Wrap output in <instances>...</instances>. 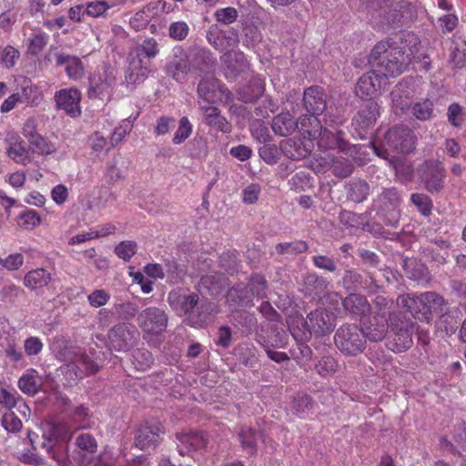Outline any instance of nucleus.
<instances>
[{"label": "nucleus", "instance_id": "63", "mask_svg": "<svg viewBox=\"0 0 466 466\" xmlns=\"http://www.w3.org/2000/svg\"><path fill=\"white\" fill-rule=\"evenodd\" d=\"M261 192V187L259 184L252 183L247 186L242 191V200L245 204H254L258 198Z\"/></svg>", "mask_w": 466, "mask_h": 466}, {"label": "nucleus", "instance_id": "9", "mask_svg": "<svg viewBox=\"0 0 466 466\" xmlns=\"http://www.w3.org/2000/svg\"><path fill=\"white\" fill-rule=\"evenodd\" d=\"M168 318L164 309L157 307H148L137 315V324L144 333L158 335L167 326Z\"/></svg>", "mask_w": 466, "mask_h": 466}, {"label": "nucleus", "instance_id": "17", "mask_svg": "<svg viewBox=\"0 0 466 466\" xmlns=\"http://www.w3.org/2000/svg\"><path fill=\"white\" fill-rule=\"evenodd\" d=\"M308 137L310 139H319V146L327 149L339 148L341 151L347 149V143L344 141L341 130L333 133L328 129H323L320 126L319 129H307Z\"/></svg>", "mask_w": 466, "mask_h": 466}, {"label": "nucleus", "instance_id": "22", "mask_svg": "<svg viewBox=\"0 0 466 466\" xmlns=\"http://www.w3.org/2000/svg\"><path fill=\"white\" fill-rule=\"evenodd\" d=\"M149 61L142 57H135L129 55V66L126 71V81L127 84L137 85L144 82L150 72Z\"/></svg>", "mask_w": 466, "mask_h": 466}, {"label": "nucleus", "instance_id": "55", "mask_svg": "<svg viewBox=\"0 0 466 466\" xmlns=\"http://www.w3.org/2000/svg\"><path fill=\"white\" fill-rule=\"evenodd\" d=\"M110 294L105 289H95L87 296V301L93 308H100L108 303Z\"/></svg>", "mask_w": 466, "mask_h": 466}, {"label": "nucleus", "instance_id": "38", "mask_svg": "<svg viewBox=\"0 0 466 466\" xmlns=\"http://www.w3.org/2000/svg\"><path fill=\"white\" fill-rule=\"evenodd\" d=\"M6 154L12 160L20 165H27L32 161L29 149L26 148L25 142L8 147Z\"/></svg>", "mask_w": 466, "mask_h": 466}, {"label": "nucleus", "instance_id": "14", "mask_svg": "<svg viewBox=\"0 0 466 466\" xmlns=\"http://www.w3.org/2000/svg\"><path fill=\"white\" fill-rule=\"evenodd\" d=\"M81 93L78 89L64 88L55 94V101L58 109L64 110L71 116H77L81 113Z\"/></svg>", "mask_w": 466, "mask_h": 466}, {"label": "nucleus", "instance_id": "21", "mask_svg": "<svg viewBox=\"0 0 466 466\" xmlns=\"http://www.w3.org/2000/svg\"><path fill=\"white\" fill-rule=\"evenodd\" d=\"M303 101L306 110L313 115H320L327 106L326 95L322 87L310 86L304 91Z\"/></svg>", "mask_w": 466, "mask_h": 466}, {"label": "nucleus", "instance_id": "47", "mask_svg": "<svg viewBox=\"0 0 466 466\" xmlns=\"http://www.w3.org/2000/svg\"><path fill=\"white\" fill-rule=\"evenodd\" d=\"M333 173L339 177H347L353 171L352 163L344 157H337L332 164Z\"/></svg>", "mask_w": 466, "mask_h": 466}, {"label": "nucleus", "instance_id": "53", "mask_svg": "<svg viewBox=\"0 0 466 466\" xmlns=\"http://www.w3.org/2000/svg\"><path fill=\"white\" fill-rule=\"evenodd\" d=\"M441 317L438 321V328L445 331L447 335H452L458 329L459 321L451 314L441 313Z\"/></svg>", "mask_w": 466, "mask_h": 466}, {"label": "nucleus", "instance_id": "23", "mask_svg": "<svg viewBox=\"0 0 466 466\" xmlns=\"http://www.w3.org/2000/svg\"><path fill=\"white\" fill-rule=\"evenodd\" d=\"M392 329L394 331L393 340L389 341L387 344L390 350L396 352H401L412 345L411 324L405 323L400 328L394 326Z\"/></svg>", "mask_w": 466, "mask_h": 466}, {"label": "nucleus", "instance_id": "56", "mask_svg": "<svg viewBox=\"0 0 466 466\" xmlns=\"http://www.w3.org/2000/svg\"><path fill=\"white\" fill-rule=\"evenodd\" d=\"M267 283L264 277L256 275L250 279L248 286L246 288L247 291H250L253 296L263 297L266 293Z\"/></svg>", "mask_w": 466, "mask_h": 466}, {"label": "nucleus", "instance_id": "3", "mask_svg": "<svg viewBox=\"0 0 466 466\" xmlns=\"http://www.w3.org/2000/svg\"><path fill=\"white\" fill-rule=\"evenodd\" d=\"M397 305L414 316L420 314L426 321L431 319L432 313L439 314L445 310L444 299L435 292L400 295L397 298Z\"/></svg>", "mask_w": 466, "mask_h": 466}, {"label": "nucleus", "instance_id": "20", "mask_svg": "<svg viewBox=\"0 0 466 466\" xmlns=\"http://www.w3.org/2000/svg\"><path fill=\"white\" fill-rule=\"evenodd\" d=\"M190 70L189 60L180 49L175 52L167 65V73L177 82L185 81Z\"/></svg>", "mask_w": 466, "mask_h": 466}, {"label": "nucleus", "instance_id": "54", "mask_svg": "<svg viewBox=\"0 0 466 466\" xmlns=\"http://www.w3.org/2000/svg\"><path fill=\"white\" fill-rule=\"evenodd\" d=\"M115 252L119 258L127 261L136 254L137 244L134 241H122L116 247Z\"/></svg>", "mask_w": 466, "mask_h": 466}, {"label": "nucleus", "instance_id": "37", "mask_svg": "<svg viewBox=\"0 0 466 466\" xmlns=\"http://www.w3.org/2000/svg\"><path fill=\"white\" fill-rule=\"evenodd\" d=\"M30 150L37 155H51L56 152L57 147L55 143L49 141L42 135L36 136L28 142Z\"/></svg>", "mask_w": 466, "mask_h": 466}, {"label": "nucleus", "instance_id": "18", "mask_svg": "<svg viewBox=\"0 0 466 466\" xmlns=\"http://www.w3.org/2000/svg\"><path fill=\"white\" fill-rule=\"evenodd\" d=\"M177 448L180 455H190L192 451L204 448L207 444V439L203 433L184 432L176 435Z\"/></svg>", "mask_w": 466, "mask_h": 466}, {"label": "nucleus", "instance_id": "29", "mask_svg": "<svg viewBox=\"0 0 466 466\" xmlns=\"http://www.w3.org/2000/svg\"><path fill=\"white\" fill-rule=\"evenodd\" d=\"M304 292L306 296H320L327 289L328 280L316 273H307L303 278Z\"/></svg>", "mask_w": 466, "mask_h": 466}, {"label": "nucleus", "instance_id": "30", "mask_svg": "<svg viewBox=\"0 0 466 466\" xmlns=\"http://www.w3.org/2000/svg\"><path fill=\"white\" fill-rule=\"evenodd\" d=\"M45 441L50 442H67L72 438V431L64 421L54 422L50 424L49 432L44 434Z\"/></svg>", "mask_w": 466, "mask_h": 466}, {"label": "nucleus", "instance_id": "34", "mask_svg": "<svg viewBox=\"0 0 466 466\" xmlns=\"http://www.w3.org/2000/svg\"><path fill=\"white\" fill-rule=\"evenodd\" d=\"M221 59L227 66L232 71L238 72L244 70L248 62L245 57V55L238 50H229L224 53L221 56Z\"/></svg>", "mask_w": 466, "mask_h": 466}, {"label": "nucleus", "instance_id": "27", "mask_svg": "<svg viewBox=\"0 0 466 466\" xmlns=\"http://www.w3.org/2000/svg\"><path fill=\"white\" fill-rule=\"evenodd\" d=\"M343 308L352 315L363 317L370 310V305L365 296L352 293L346 297L343 301Z\"/></svg>", "mask_w": 466, "mask_h": 466}, {"label": "nucleus", "instance_id": "7", "mask_svg": "<svg viewBox=\"0 0 466 466\" xmlns=\"http://www.w3.org/2000/svg\"><path fill=\"white\" fill-rule=\"evenodd\" d=\"M67 385L76 384L84 376L97 370L96 364L85 353H77L67 364L60 368Z\"/></svg>", "mask_w": 466, "mask_h": 466}, {"label": "nucleus", "instance_id": "1", "mask_svg": "<svg viewBox=\"0 0 466 466\" xmlns=\"http://www.w3.org/2000/svg\"><path fill=\"white\" fill-rule=\"evenodd\" d=\"M420 39L412 33H404L399 41H381L372 49L370 63L383 77H395L403 73L417 56Z\"/></svg>", "mask_w": 466, "mask_h": 466}, {"label": "nucleus", "instance_id": "4", "mask_svg": "<svg viewBox=\"0 0 466 466\" xmlns=\"http://www.w3.org/2000/svg\"><path fill=\"white\" fill-rule=\"evenodd\" d=\"M393 302L382 296L374 299V306L371 315L367 321H363L364 337L371 341L383 339L388 332L389 319L391 315Z\"/></svg>", "mask_w": 466, "mask_h": 466}, {"label": "nucleus", "instance_id": "61", "mask_svg": "<svg viewBox=\"0 0 466 466\" xmlns=\"http://www.w3.org/2000/svg\"><path fill=\"white\" fill-rule=\"evenodd\" d=\"M258 149L259 157L268 165H274L279 160L278 148L274 145L264 143Z\"/></svg>", "mask_w": 466, "mask_h": 466}, {"label": "nucleus", "instance_id": "2", "mask_svg": "<svg viewBox=\"0 0 466 466\" xmlns=\"http://www.w3.org/2000/svg\"><path fill=\"white\" fill-rule=\"evenodd\" d=\"M416 137L407 127H393L384 137L381 148L372 144L373 151L384 158H393L396 154H409L415 148Z\"/></svg>", "mask_w": 466, "mask_h": 466}, {"label": "nucleus", "instance_id": "42", "mask_svg": "<svg viewBox=\"0 0 466 466\" xmlns=\"http://www.w3.org/2000/svg\"><path fill=\"white\" fill-rule=\"evenodd\" d=\"M193 131V126L187 116L179 119L178 127L174 134L172 142L175 145L182 144L187 138L190 137Z\"/></svg>", "mask_w": 466, "mask_h": 466}, {"label": "nucleus", "instance_id": "59", "mask_svg": "<svg viewBox=\"0 0 466 466\" xmlns=\"http://www.w3.org/2000/svg\"><path fill=\"white\" fill-rule=\"evenodd\" d=\"M2 426L9 432H18L22 428V421L14 412L9 411L3 415Z\"/></svg>", "mask_w": 466, "mask_h": 466}, {"label": "nucleus", "instance_id": "36", "mask_svg": "<svg viewBox=\"0 0 466 466\" xmlns=\"http://www.w3.org/2000/svg\"><path fill=\"white\" fill-rule=\"evenodd\" d=\"M258 439V435L250 428L243 427L238 432V440L241 447L248 455H253L256 452Z\"/></svg>", "mask_w": 466, "mask_h": 466}, {"label": "nucleus", "instance_id": "50", "mask_svg": "<svg viewBox=\"0 0 466 466\" xmlns=\"http://www.w3.org/2000/svg\"><path fill=\"white\" fill-rule=\"evenodd\" d=\"M189 33V27L184 21H177L170 24L168 28L169 36L177 41L184 40Z\"/></svg>", "mask_w": 466, "mask_h": 466}, {"label": "nucleus", "instance_id": "10", "mask_svg": "<svg viewBox=\"0 0 466 466\" xmlns=\"http://www.w3.org/2000/svg\"><path fill=\"white\" fill-rule=\"evenodd\" d=\"M139 332L137 328L128 323L115 325L108 333L112 348L117 351H128L137 343Z\"/></svg>", "mask_w": 466, "mask_h": 466}, {"label": "nucleus", "instance_id": "44", "mask_svg": "<svg viewBox=\"0 0 466 466\" xmlns=\"http://www.w3.org/2000/svg\"><path fill=\"white\" fill-rule=\"evenodd\" d=\"M313 403L308 395H298L291 403V409L299 416L304 417L312 409Z\"/></svg>", "mask_w": 466, "mask_h": 466}, {"label": "nucleus", "instance_id": "45", "mask_svg": "<svg viewBox=\"0 0 466 466\" xmlns=\"http://www.w3.org/2000/svg\"><path fill=\"white\" fill-rule=\"evenodd\" d=\"M308 249V245L304 241H294L279 243L276 246V251L278 254H299L303 253Z\"/></svg>", "mask_w": 466, "mask_h": 466}, {"label": "nucleus", "instance_id": "35", "mask_svg": "<svg viewBox=\"0 0 466 466\" xmlns=\"http://www.w3.org/2000/svg\"><path fill=\"white\" fill-rule=\"evenodd\" d=\"M401 201L400 194L395 187L384 188L378 196L377 202L381 209H394Z\"/></svg>", "mask_w": 466, "mask_h": 466}, {"label": "nucleus", "instance_id": "26", "mask_svg": "<svg viewBox=\"0 0 466 466\" xmlns=\"http://www.w3.org/2000/svg\"><path fill=\"white\" fill-rule=\"evenodd\" d=\"M51 279V272L46 268H39L28 271L24 277L23 283L27 289L36 290L46 287Z\"/></svg>", "mask_w": 466, "mask_h": 466}, {"label": "nucleus", "instance_id": "49", "mask_svg": "<svg viewBox=\"0 0 466 466\" xmlns=\"http://www.w3.org/2000/svg\"><path fill=\"white\" fill-rule=\"evenodd\" d=\"M76 446L86 452L93 453L96 451V439L89 433H81L76 439Z\"/></svg>", "mask_w": 466, "mask_h": 466}, {"label": "nucleus", "instance_id": "8", "mask_svg": "<svg viewBox=\"0 0 466 466\" xmlns=\"http://www.w3.org/2000/svg\"><path fill=\"white\" fill-rule=\"evenodd\" d=\"M198 105L215 104L228 101L231 93L216 77L208 76L200 80L198 86Z\"/></svg>", "mask_w": 466, "mask_h": 466}, {"label": "nucleus", "instance_id": "60", "mask_svg": "<svg viewBox=\"0 0 466 466\" xmlns=\"http://www.w3.org/2000/svg\"><path fill=\"white\" fill-rule=\"evenodd\" d=\"M298 123V128H299V131L305 136L308 135L307 129H319L320 127V121L313 115L310 114V116H302L299 117V119L296 122Z\"/></svg>", "mask_w": 466, "mask_h": 466}, {"label": "nucleus", "instance_id": "6", "mask_svg": "<svg viewBox=\"0 0 466 466\" xmlns=\"http://www.w3.org/2000/svg\"><path fill=\"white\" fill-rule=\"evenodd\" d=\"M417 173L424 188L431 194L439 193L444 187L446 169L441 161L427 159L419 165Z\"/></svg>", "mask_w": 466, "mask_h": 466}, {"label": "nucleus", "instance_id": "32", "mask_svg": "<svg viewBox=\"0 0 466 466\" xmlns=\"http://www.w3.org/2000/svg\"><path fill=\"white\" fill-rule=\"evenodd\" d=\"M42 445L54 461L61 466L66 465L68 460L67 442H50V441H44Z\"/></svg>", "mask_w": 466, "mask_h": 466}, {"label": "nucleus", "instance_id": "31", "mask_svg": "<svg viewBox=\"0 0 466 466\" xmlns=\"http://www.w3.org/2000/svg\"><path fill=\"white\" fill-rule=\"evenodd\" d=\"M370 193V185L364 180H351L347 185V197L355 203H360L366 200Z\"/></svg>", "mask_w": 466, "mask_h": 466}, {"label": "nucleus", "instance_id": "51", "mask_svg": "<svg viewBox=\"0 0 466 466\" xmlns=\"http://www.w3.org/2000/svg\"><path fill=\"white\" fill-rule=\"evenodd\" d=\"M214 16L216 20L224 25H229L235 22L238 16V12L234 7H224L216 10Z\"/></svg>", "mask_w": 466, "mask_h": 466}, {"label": "nucleus", "instance_id": "41", "mask_svg": "<svg viewBox=\"0 0 466 466\" xmlns=\"http://www.w3.org/2000/svg\"><path fill=\"white\" fill-rule=\"evenodd\" d=\"M281 148L289 158L298 160L305 157L308 151L300 147V143L295 139H287L281 144Z\"/></svg>", "mask_w": 466, "mask_h": 466}, {"label": "nucleus", "instance_id": "5", "mask_svg": "<svg viewBox=\"0 0 466 466\" xmlns=\"http://www.w3.org/2000/svg\"><path fill=\"white\" fill-rule=\"evenodd\" d=\"M335 344L347 355H357L365 349L364 332L357 325H343L335 333Z\"/></svg>", "mask_w": 466, "mask_h": 466}, {"label": "nucleus", "instance_id": "11", "mask_svg": "<svg viewBox=\"0 0 466 466\" xmlns=\"http://www.w3.org/2000/svg\"><path fill=\"white\" fill-rule=\"evenodd\" d=\"M306 325L310 333L328 335L336 326L335 315L324 309H318L308 315Z\"/></svg>", "mask_w": 466, "mask_h": 466}, {"label": "nucleus", "instance_id": "46", "mask_svg": "<svg viewBox=\"0 0 466 466\" xmlns=\"http://www.w3.org/2000/svg\"><path fill=\"white\" fill-rule=\"evenodd\" d=\"M133 127V120L130 117L125 118L116 127L111 136V145L115 146L120 143L124 137L130 133Z\"/></svg>", "mask_w": 466, "mask_h": 466}, {"label": "nucleus", "instance_id": "12", "mask_svg": "<svg viewBox=\"0 0 466 466\" xmlns=\"http://www.w3.org/2000/svg\"><path fill=\"white\" fill-rule=\"evenodd\" d=\"M164 434V428L157 421L146 422L137 431L135 444L140 450L154 449L160 441Z\"/></svg>", "mask_w": 466, "mask_h": 466}, {"label": "nucleus", "instance_id": "48", "mask_svg": "<svg viewBox=\"0 0 466 466\" xmlns=\"http://www.w3.org/2000/svg\"><path fill=\"white\" fill-rule=\"evenodd\" d=\"M243 44L246 46H254L262 38L259 29L253 24L246 25L243 28Z\"/></svg>", "mask_w": 466, "mask_h": 466}, {"label": "nucleus", "instance_id": "62", "mask_svg": "<svg viewBox=\"0 0 466 466\" xmlns=\"http://www.w3.org/2000/svg\"><path fill=\"white\" fill-rule=\"evenodd\" d=\"M23 294H25V290L21 287L10 281L5 282L0 289V295L3 299L13 300Z\"/></svg>", "mask_w": 466, "mask_h": 466}, {"label": "nucleus", "instance_id": "39", "mask_svg": "<svg viewBox=\"0 0 466 466\" xmlns=\"http://www.w3.org/2000/svg\"><path fill=\"white\" fill-rule=\"evenodd\" d=\"M19 389L25 394L34 395L38 391L39 383L36 379V371L30 370L18 380Z\"/></svg>", "mask_w": 466, "mask_h": 466}, {"label": "nucleus", "instance_id": "24", "mask_svg": "<svg viewBox=\"0 0 466 466\" xmlns=\"http://www.w3.org/2000/svg\"><path fill=\"white\" fill-rule=\"evenodd\" d=\"M202 111L205 122L218 130L223 133H229L231 130V127L227 119L220 115V112L218 107L212 106L209 105L200 104L199 106Z\"/></svg>", "mask_w": 466, "mask_h": 466}, {"label": "nucleus", "instance_id": "15", "mask_svg": "<svg viewBox=\"0 0 466 466\" xmlns=\"http://www.w3.org/2000/svg\"><path fill=\"white\" fill-rule=\"evenodd\" d=\"M384 77L375 68L362 75L355 87L358 96L364 99L365 97H373L382 87Z\"/></svg>", "mask_w": 466, "mask_h": 466}, {"label": "nucleus", "instance_id": "33", "mask_svg": "<svg viewBox=\"0 0 466 466\" xmlns=\"http://www.w3.org/2000/svg\"><path fill=\"white\" fill-rule=\"evenodd\" d=\"M158 53L159 49L157 40L153 37H149L145 39L139 46L136 47L130 53V56L137 58L142 57L145 61L150 62V60L156 57Z\"/></svg>", "mask_w": 466, "mask_h": 466}, {"label": "nucleus", "instance_id": "40", "mask_svg": "<svg viewBox=\"0 0 466 466\" xmlns=\"http://www.w3.org/2000/svg\"><path fill=\"white\" fill-rule=\"evenodd\" d=\"M433 102L430 99L416 102L411 107L413 116L420 121L430 120L433 116Z\"/></svg>", "mask_w": 466, "mask_h": 466}, {"label": "nucleus", "instance_id": "28", "mask_svg": "<svg viewBox=\"0 0 466 466\" xmlns=\"http://www.w3.org/2000/svg\"><path fill=\"white\" fill-rule=\"evenodd\" d=\"M271 127L276 135L288 137L298 128V123L289 113H281L273 118Z\"/></svg>", "mask_w": 466, "mask_h": 466}, {"label": "nucleus", "instance_id": "64", "mask_svg": "<svg viewBox=\"0 0 466 466\" xmlns=\"http://www.w3.org/2000/svg\"><path fill=\"white\" fill-rule=\"evenodd\" d=\"M116 313L125 319H132L138 311V306L131 301L116 305Z\"/></svg>", "mask_w": 466, "mask_h": 466}, {"label": "nucleus", "instance_id": "43", "mask_svg": "<svg viewBox=\"0 0 466 466\" xmlns=\"http://www.w3.org/2000/svg\"><path fill=\"white\" fill-rule=\"evenodd\" d=\"M19 57L20 52L16 48L11 46L0 47V63L4 67L7 69L14 67Z\"/></svg>", "mask_w": 466, "mask_h": 466}, {"label": "nucleus", "instance_id": "58", "mask_svg": "<svg viewBox=\"0 0 466 466\" xmlns=\"http://www.w3.org/2000/svg\"><path fill=\"white\" fill-rule=\"evenodd\" d=\"M24 257L20 253L10 254L5 258L0 257V269L16 270L22 267Z\"/></svg>", "mask_w": 466, "mask_h": 466}, {"label": "nucleus", "instance_id": "19", "mask_svg": "<svg viewBox=\"0 0 466 466\" xmlns=\"http://www.w3.org/2000/svg\"><path fill=\"white\" fill-rule=\"evenodd\" d=\"M380 115V106L372 99L365 102L353 118V125L360 131L372 127Z\"/></svg>", "mask_w": 466, "mask_h": 466}, {"label": "nucleus", "instance_id": "16", "mask_svg": "<svg viewBox=\"0 0 466 466\" xmlns=\"http://www.w3.org/2000/svg\"><path fill=\"white\" fill-rule=\"evenodd\" d=\"M55 58L56 66L63 67L69 79L79 81L84 77L85 66L78 56L65 52H56Z\"/></svg>", "mask_w": 466, "mask_h": 466}, {"label": "nucleus", "instance_id": "52", "mask_svg": "<svg viewBox=\"0 0 466 466\" xmlns=\"http://www.w3.org/2000/svg\"><path fill=\"white\" fill-rule=\"evenodd\" d=\"M447 117L452 127H461L464 121L462 107L461 105L458 103L451 104L448 107Z\"/></svg>", "mask_w": 466, "mask_h": 466}, {"label": "nucleus", "instance_id": "57", "mask_svg": "<svg viewBox=\"0 0 466 466\" xmlns=\"http://www.w3.org/2000/svg\"><path fill=\"white\" fill-rule=\"evenodd\" d=\"M410 200L423 215H428L432 208V201L425 194L414 193L411 195Z\"/></svg>", "mask_w": 466, "mask_h": 466}, {"label": "nucleus", "instance_id": "13", "mask_svg": "<svg viewBox=\"0 0 466 466\" xmlns=\"http://www.w3.org/2000/svg\"><path fill=\"white\" fill-rule=\"evenodd\" d=\"M198 300V294L181 291H171L167 297V301L173 310L179 316H187L189 319L195 313Z\"/></svg>", "mask_w": 466, "mask_h": 466}, {"label": "nucleus", "instance_id": "25", "mask_svg": "<svg viewBox=\"0 0 466 466\" xmlns=\"http://www.w3.org/2000/svg\"><path fill=\"white\" fill-rule=\"evenodd\" d=\"M218 312V307L212 302H198L195 308V313L190 318V322L194 327H203L212 321L213 316Z\"/></svg>", "mask_w": 466, "mask_h": 466}]
</instances>
